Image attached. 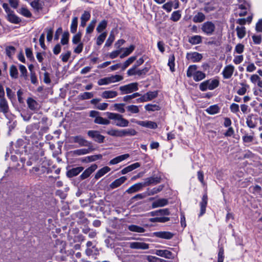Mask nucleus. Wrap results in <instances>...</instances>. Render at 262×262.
Instances as JSON below:
<instances>
[{
	"mask_svg": "<svg viewBox=\"0 0 262 262\" xmlns=\"http://www.w3.org/2000/svg\"><path fill=\"white\" fill-rule=\"evenodd\" d=\"M106 115L110 120H114V124L119 127H125L128 126L129 121L124 118L123 116L117 113L106 112Z\"/></svg>",
	"mask_w": 262,
	"mask_h": 262,
	"instance_id": "nucleus-1",
	"label": "nucleus"
},
{
	"mask_svg": "<svg viewBox=\"0 0 262 262\" xmlns=\"http://www.w3.org/2000/svg\"><path fill=\"white\" fill-rule=\"evenodd\" d=\"M219 80L216 79H210L202 82L199 85V89L203 92L207 90H213L219 86Z\"/></svg>",
	"mask_w": 262,
	"mask_h": 262,
	"instance_id": "nucleus-2",
	"label": "nucleus"
},
{
	"mask_svg": "<svg viewBox=\"0 0 262 262\" xmlns=\"http://www.w3.org/2000/svg\"><path fill=\"white\" fill-rule=\"evenodd\" d=\"M123 77L121 75H116L110 77L101 78L98 81L99 85H107L111 83H114L123 80Z\"/></svg>",
	"mask_w": 262,
	"mask_h": 262,
	"instance_id": "nucleus-3",
	"label": "nucleus"
},
{
	"mask_svg": "<svg viewBox=\"0 0 262 262\" xmlns=\"http://www.w3.org/2000/svg\"><path fill=\"white\" fill-rule=\"evenodd\" d=\"M119 90L121 92L122 94L131 93L138 90V83L137 82H133L121 86L119 87Z\"/></svg>",
	"mask_w": 262,
	"mask_h": 262,
	"instance_id": "nucleus-4",
	"label": "nucleus"
},
{
	"mask_svg": "<svg viewBox=\"0 0 262 262\" xmlns=\"http://www.w3.org/2000/svg\"><path fill=\"white\" fill-rule=\"evenodd\" d=\"M201 29L205 34L207 35H211L213 34L215 29V26L212 21H208L202 25Z\"/></svg>",
	"mask_w": 262,
	"mask_h": 262,
	"instance_id": "nucleus-5",
	"label": "nucleus"
},
{
	"mask_svg": "<svg viewBox=\"0 0 262 262\" xmlns=\"http://www.w3.org/2000/svg\"><path fill=\"white\" fill-rule=\"evenodd\" d=\"M88 135L91 138L93 139L95 141L99 143L104 142V136L100 134L99 132L97 130H89L88 132Z\"/></svg>",
	"mask_w": 262,
	"mask_h": 262,
	"instance_id": "nucleus-6",
	"label": "nucleus"
},
{
	"mask_svg": "<svg viewBox=\"0 0 262 262\" xmlns=\"http://www.w3.org/2000/svg\"><path fill=\"white\" fill-rule=\"evenodd\" d=\"M235 68L232 64H229L225 67L222 74L224 78L229 79L230 78L234 71Z\"/></svg>",
	"mask_w": 262,
	"mask_h": 262,
	"instance_id": "nucleus-7",
	"label": "nucleus"
},
{
	"mask_svg": "<svg viewBox=\"0 0 262 262\" xmlns=\"http://www.w3.org/2000/svg\"><path fill=\"white\" fill-rule=\"evenodd\" d=\"M186 58L188 60H190L193 62H197L201 60L203 58V56L199 53L194 52L187 53Z\"/></svg>",
	"mask_w": 262,
	"mask_h": 262,
	"instance_id": "nucleus-8",
	"label": "nucleus"
},
{
	"mask_svg": "<svg viewBox=\"0 0 262 262\" xmlns=\"http://www.w3.org/2000/svg\"><path fill=\"white\" fill-rule=\"evenodd\" d=\"M157 255L166 258H173L175 254L167 250H156L155 253Z\"/></svg>",
	"mask_w": 262,
	"mask_h": 262,
	"instance_id": "nucleus-9",
	"label": "nucleus"
},
{
	"mask_svg": "<svg viewBox=\"0 0 262 262\" xmlns=\"http://www.w3.org/2000/svg\"><path fill=\"white\" fill-rule=\"evenodd\" d=\"M129 247L134 249L146 250L149 248V244L143 242H134L129 243Z\"/></svg>",
	"mask_w": 262,
	"mask_h": 262,
	"instance_id": "nucleus-10",
	"label": "nucleus"
},
{
	"mask_svg": "<svg viewBox=\"0 0 262 262\" xmlns=\"http://www.w3.org/2000/svg\"><path fill=\"white\" fill-rule=\"evenodd\" d=\"M154 236L165 239H170L172 238L174 234L169 231H158L153 233Z\"/></svg>",
	"mask_w": 262,
	"mask_h": 262,
	"instance_id": "nucleus-11",
	"label": "nucleus"
},
{
	"mask_svg": "<svg viewBox=\"0 0 262 262\" xmlns=\"http://www.w3.org/2000/svg\"><path fill=\"white\" fill-rule=\"evenodd\" d=\"M257 118L253 114L249 115L246 118V124L251 128H254L257 125Z\"/></svg>",
	"mask_w": 262,
	"mask_h": 262,
	"instance_id": "nucleus-12",
	"label": "nucleus"
},
{
	"mask_svg": "<svg viewBox=\"0 0 262 262\" xmlns=\"http://www.w3.org/2000/svg\"><path fill=\"white\" fill-rule=\"evenodd\" d=\"M136 123L140 126L150 129H155L158 127L156 122L151 121H137Z\"/></svg>",
	"mask_w": 262,
	"mask_h": 262,
	"instance_id": "nucleus-13",
	"label": "nucleus"
},
{
	"mask_svg": "<svg viewBox=\"0 0 262 262\" xmlns=\"http://www.w3.org/2000/svg\"><path fill=\"white\" fill-rule=\"evenodd\" d=\"M97 168L96 164H93L90 167L86 169L83 173L80 175V178L81 180H84L88 178L93 172H94Z\"/></svg>",
	"mask_w": 262,
	"mask_h": 262,
	"instance_id": "nucleus-14",
	"label": "nucleus"
},
{
	"mask_svg": "<svg viewBox=\"0 0 262 262\" xmlns=\"http://www.w3.org/2000/svg\"><path fill=\"white\" fill-rule=\"evenodd\" d=\"M72 142L78 143L80 146H88L89 142L81 136H76L72 137Z\"/></svg>",
	"mask_w": 262,
	"mask_h": 262,
	"instance_id": "nucleus-15",
	"label": "nucleus"
},
{
	"mask_svg": "<svg viewBox=\"0 0 262 262\" xmlns=\"http://www.w3.org/2000/svg\"><path fill=\"white\" fill-rule=\"evenodd\" d=\"M83 169L84 168L82 166L72 168L67 172V176L69 178L75 177L80 173L83 170Z\"/></svg>",
	"mask_w": 262,
	"mask_h": 262,
	"instance_id": "nucleus-16",
	"label": "nucleus"
},
{
	"mask_svg": "<svg viewBox=\"0 0 262 262\" xmlns=\"http://www.w3.org/2000/svg\"><path fill=\"white\" fill-rule=\"evenodd\" d=\"M127 180L126 177L123 176L119 179L115 180L113 181L110 185V188L112 189L116 188L121 185L123 183L125 182V181Z\"/></svg>",
	"mask_w": 262,
	"mask_h": 262,
	"instance_id": "nucleus-17",
	"label": "nucleus"
},
{
	"mask_svg": "<svg viewBox=\"0 0 262 262\" xmlns=\"http://www.w3.org/2000/svg\"><path fill=\"white\" fill-rule=\"evenodd\" d=\"M143 187H144V186L143 183H136L127 189L126 192L128 194L133 193L140 190Z\"/></svg>",
	"mask_w": 262,
	"mask_h": 262,
	"instance_id": "nucleus-18",
	"label": "nucleus"
},
{
	"mask_svg": "<svg viewBox=\"0 0 262 262\" xmlns=\"http://www.w3.org/2000/svg\"><path fill=\"white\" fill-rule=\"evenodd\" d=\"M161 178L160 177H149L147 178L145 180L144 182H143L144 187L149 186L151 184H157L161 182Z\"/></svg>",
	"mask_w": 262,
	"mask_h": 262,
	"instance_id": "nucleus-19",
	"label": "nucleus"
},
{
	"mask_svg": "<svg viewBox=\"0 0 262 262\" xmlns=\"http://www.w3.org/2000/svg\"><path fill=\"white\" fill-rule=\"evenodd\" d=\"M208 197L207 194H204L203 195L202 201L200 203L201 210L199 216H201L205 213L206 208L207 204Z\"/></svg>",
	"mask_w": 262,
	"mask_h": 262,
	"instance_id": "nucleus-20",
	"label": "nucleus"
},
{
	"mask_svg": "<svg viewBox=\"0 0 262 262\" xmlns=\"http://www.w3.org/2000/svg\"><path fill=\"white\" fill-rule=\"evenodd\" d=\"M27 103L29 109L33 111H36L38 108V103L31 97L27 99Z\"/></svg>",
	"mask_w": 262,
	"mask_h": 262,
	"instance_id": "nucleus-21",
	"label": "nucleus"
},
{
	"mask_svg": "<svg viewBox=\"0 0 262 262\" xmlns=\"http://www.w3.org/2000/svg\"><path fill=\"white\" fill-rule=\"evenodd\" d=\"M9 112V106L5 98H0V113L7 114Z\"/></svg>",
	"mask_w": 262,
	"mask_h": 262,
	"instance_id": "nucleus-22",
	"label": "nucleus"
},
{
	"mask_svg": "<svg viewBox=\"0 0 262 262\" xmlns=\"http://www.w3.org/2000/svg\"><path fill=\"white\" fill-rule=\"evenodd\" d=\"M129 157V155L128 154L118 156V157L114 158L113 159L111 160L109 162V164L110 165H114V164H118V163H120V162L126 159Z\"/></svg>",
	"mask_w": 262,
	"mask_h": 262,
	"instance_id": "nucleus-23",
	"label": "nucleus"
},
{
	"mask_svg": "<svg viewBox=\"0 0 262 262\" xmlns=\"http://www.w3.org/2000/svg\"><path fill=\"white\" fill-rule=\"evenodd\" d=\"M118 95L117 92L113 90L105 91L102 92L101 97L104 99L114 98Z\"/></svg>",
	"mask_w": 262,
	"mask_h": 262,
	"instance_id": "nucleus-24",
	"label": "nucleus"
},
{
	"mask_svg": "<svg viewBox=\"0 0 262 262\" xmlns=\"http://www.w3.org/2000/svg\"><path fill=\"white\" fill-rule=\"evenodd\" d=\"M140 166V164L139 163H135L134 164H132L125 168H123L121 171V174H125L130 171H132V170L139 167Z\"/></svg>",
	"mask_w": 262,
	"mask_h": 262,
	"instance_id": "nucleus-25",
	"label": "nucleus"
},
{
	"mask_svg": "<svg viewBox=\"0 0 262 262\" xmlns=\"http://www.w3.org/2000/svg\"><path fill=\"white\" fill-rule=\"evenodd\" d=\"M7 17L8 20L13 24H19L21 21V19L14 13L13 11L7 14Z\"/></svg>",
	"mask_w": 262,
	"mask_h": 262,
	"instance_id": "nucleus-26",
	"label": "nucleus"
},
{
	"mask_svg": "<svg viewBox=\"0 0 262 262\" xmlns=\"http://www.w3.org/2000/svg\"><path fill=\"white\" fill-rule=\"evenodd\" d=\"M137 134V132L133 128L121 129V137L125 136H133Z\"/></svg>",
	"mask_w": 262,
	"mask_h": 262,
	"instance_id": "nucleus-27",
	"label": "nucleus"
},
{
	"mask_svg": "<svg viewBox=\"0 0 262 262\" xmlns=\"http://www.w3.org/2000/svg\"><path fill=\"white\" fill-rule=\"evenodd\" d=\"M106 133L113 137H121V129L111 128L106 132Z\"/></svg>",
	"mask_w": 262,
	"mask_h": 262,
	"instance_id": "nucleus-28",
	"label": "nucleus"
},
{
	"mask_svg": "<svg viewBox=\"0 0 262 262\" xmlns=\"http://www.w3.org/2000/svg\"><path fill=\"white\" fill-rule=\"evenodd\" d=\"M111 170V168L108 166H105L101 169H99L96 173L95 178L96 179H98L105 173Z\"/></svg>",
	"mask_w": 262,
	"mask_h": 262,
	"instance_id": "nucleus-29",
	"label": "nucleus"
},
{
	"mask_svg": "<svg viewBox=\"0 0 262 262\" xmlns=\"http://www.w3.org/2000/svg\"><path fill=\"white\" fill-rule=\"evenodd\" d=\"M128 229L132 232L137 233H143L145 231V229L140 226L136 225H130L128 226Z\"/></svg>",
	"mask_w": 262,
	"mask_h": 262,
	"instance_id": "nucleus-30",
	"label": "nucleus"
},
{
	"mask_svg": "<svg viewBox=\"0 0 262 262\" xmlns=\"http://www.w3.org/2000/svg\"><path fill=\"white\" fill-rule=\"evenodd\" d=\"M236 31L237 33V37L239 39L243 38L246 34V28L243 26H237L236 28Z\"/></svg>",
	"mask_w": 262,
	"mask_h": 262,
	"instance_id": "nucleus-31",
	"label": "nucleus"
},
{
	"mask_svg": "<svg viewBox=\"0 0 262 262\" xmlns=\"http://www.w3.org/2000/svg\"><path fill=\"white\" fill-rule=\"evenodd\" d=\"M168 204V201L167 200L165 199H161L157 200L156 201L153 202L152 203V207L153 208L159 207H162L165 205H166Z\"/></svg>",
	"mask_w": 262,
	"mask_h": 262,
	"instance_id": "nucleus-32",
	"label": "nucleus"
},
{
	"mask_svg": "<svg viewBox=\"0 0 262 262\" xmlns=\"http://www.w3.org/2000/svg\"><path fill=\"white\" fill-rule=\"evenodd\" d=\"M94 122L101 125H108L111 123L108 119L104 118L100 116L94 119Z\"/></svg>",
	"mask_w": 262,
	"mask_h": 262,
	"instance_id": "nucleus-33",
	"label": "nucleus"
},
{
	"mask_svg": "<svg viewBox=\"0 0 262 262\" xmlns=\"http://www.w3.org/2000/svg\"><path fill=\"white\" fill-rule=\"evenodd\" d=\"M220 108L219 106L215 104L210 106L206 110V111L209 114L214 115L218 113L220 111Z\"/></svg>",
	"mask_w": 262,
	"mask_h": 262,
	"instance_id": "nucleus-34",
	"label": "nucleus"
},
{
	"mask_svg": "<svg viewBox=\"0 0 262 262\" xmlns=\"http://www.w3.org/2000/svg\"><path fill=\"white\" fill-rule=\"evenodd\" d=\"M202 37L200 35H194L189 37L188 41L192 45H196L202 42Z\"/></svg>",
	"mask_w": 262,
	"mask_h": 262,
	"instance_id": "nucleus-35",
	"label": "nucleus"
},
{
	"mask_svg": "<svg viewBox=\"0 0 262 262\" xmlns=\"http://www.w3.org/2000/svg\"><path fill=\"white\" fill-rule=\"evenodd\" d=\"M206 77V74L202 71H197L195 73L193 79L195 81H200Z\"/></svg>",
	"mask_w": 262,
	"mask_h": 262,
	"instance_id": "nucleus-36",
	"label": "nucleus"
},
{
	"mask_svg": "<svg viewBox=\"0 0 262 262\" xmlns=\"http://www.w3.org/2000/svg\"><path fill=\"white\" fill-rule=\"evenodd\" d=\"M198 67L196 65L190 66L187 71V76L189 77H193L197 71Z\"/></svg>",
	"mask_w": 262,
	"mask_h": 262,
	"instance_id": "nucleus-37",
	"label": "nucleus"
},
{
	"mask_svg": "<svg viewBox=\"0 0 262 262\" xmlns=\"http://www.w3.org/2000/svg\"><path fill=\"white\" fill-rule=\"evenodd\" d=\"M137 59V56H131L126 60L121 67L122 70L126 69L131 63H132Z\"/></svg>",
	"mask_w": 262,
	"mask_h": 262,
	"instance_id": "nucleus-38",
	"label": "nucleus"
},
{
	"mask_svg": "<svg viewBox=\"0 0 262 262\" xmlns=\"http://www.w3.org/2000/svg\"><path fill=\"white\" fill-rule=\"evenodd\" d=\"M205 19V15L202 12L198 13L193 18V21L195 23H201Z\"/></svg>",
	"mask_w": 262,
	"mask_h": 262,
	"instance_id": "nucleus-39",
	"label": "nucleus"
},
{
	"mask_svg": "<svg viewBox=\"0 0 262 262\" xmlns=\"http://www.w3.org/2000/svg\"><path fill=\"white\" fill-rule=\"evenodd\" d=\"M135 46L134 45H131L128 48H125L124 51L123 53H122L120 56V57L121 58H123L128 55H129L135 49Z\"/></svg>",
	"mask_w": 262,
	"mask_h": 262,
	"instance_id": "nucleus-40",
	"label": "nucleus"
},
{
	"mask_svg": "<svg viewBox=\"0 0 262 262\" xmlns=\"http://www.w3.org/2000/svg\"><path fill=\"white\" fill-rule=\"evenodd\" d=\"M107 21L106 20H103L101 21H100L97 28L96 30L98 33L102 32L107 27Z\"/></svg>",
	"mask_w": 262,
	"mask_h": 262,
	"instance_id": "nucleus-41",
	"label": "nucleus"
},
{
	"mask_svg": "<svg viewBox=\"0 0 262 262\" xmlns=\"http://www.w3.org/2000/svg\"><path fill=\"white\" fill-rule=\"evenodd\" d=\"M78 25V17H74L72 20V23L71 25V32L72 33H74L76 32L77 30Z\"/></svg>",
	"mask_w": 262,
	"mask_h": 262,
	"instance_id": "nucleus-42",
	"label": "nucleus"
},
{
	"mask_svg": "<svg viewBox=\"0 0 262 262\" xmlns=\"http://www.w3.org/2000/svg\"><path fill=\"white\" fill-rule=\"evenodd\" d=\"M145 108L147 111L154 112L159 110L160 107L157 104H148L145 106Z\"/></svg>",
	"mask_w": 262,
	"mask_h": 262,
	"instance_id": "nucleus-43",
	"label": "nucleus"
},
{
	"mask_svg": "<svg viewBox=\"0 0 262 262\" xmlns=\"http://www.w3.org/2000/svg\"><path fill=\"white\" fill-rule=\"evenodd\" d=\"M18 12L23 16L28 18H30L32 16V14L30 11L27 8L25 7H22L19 9Z\"/></svg>",
	"mask_w": 262,
	"mask_h": 262,
	"instance_id": "nucleus-44",
	"label": "nucleus"
},
{
	"mask_svg": "<svg viewBox=\"0 0 262 262\" xmlns=\"http://www.w3.org/2000/svg\"><path fill=\"white\" fill-rule=\"evenodd\" d=\"M91 151L90 148L86 149V148H83V149H79L75 150L73 151L74 154L76 155L80 156V155H83L87 154L90 153Z\"/></svg>",
	"mask_w": 262,
	"mask_h": 262,
	"instance_id": "nucleus-45",
	"label": "nucleus"
},
{
	"mask_svg": "<svg viewBox=\"0 0 262 262\" xmlns=\"http://www.w3.org/2000/svg\"><path fill=\"white\" fill-rule=\"evenodd\" d=\"M10 74L11 77L17 78L18 77V71L16 66L12 65L10 68Z\"/></svg>",
	"mask_w": 262,
	"mask_h": 262,
	"instance_id": "nucleus-46",
	"label": "nucleus"
},
{
	"mask_svg": "<svg viewBox=\"0 0 262 262\" xmlns=\"http://www.w3.org/2000/svg\"><path fill=\"white\" fill-rule=\"evenodd\" d=\"M124 103H115L113 105L115 110L121 113H124L125 112V109L124 108Z\"/></svg>",
	"mask_w": 262,
	"mask_h": 262,
	"instance_id": "nucleus-47",
	"label": "nucleus"
},
{
	"mask_svg": "<svg viewBox=\"0 0 262 262\" xmlns=\"http://www.w3.org/2000/svg\"><path fill=\"white\" fill-rule=\"evenodd\" d=\"M107 36V33L104 32L102 33L97 38V45L100 46L104 41Z\"/></svg>",
	"mask_w": 262,
	"mask_h": 262,
	"instance_id": "nucleus-48",
	"label": "nucleus"
},
{
	"mask_svg": "<svg viewBox=\"0 0 262 262\" xmlns=\"http://www.w3.org/2000/svg\"><path fill=\"white\" fill-rule=\"evenodd\" d=\"M164 187V186L163 185H161L159 186L158 187L152 188L149 190L148 195H154L160 192L163 189Z\"/></svg>",
	"mask_w": 262,
	"mask_h": 262,
	"instance_id": "nucleus-49",
	"label": "nucleus"
},
{
	"mask_svg": "<svg viewBox=\"0 0 262 262\" xmlns=\"http://www.w3.org/2000/svg\"><path fill=\"white\" fill-rule=\"evenodd\" d=\"M94 95L91 92H84L79 95V97L81 100L91 99L93 97Z\"/></svg>",
	"mask_w": 262,
	"mask_h": 262,
	"instance_id": "nucleus-50",
	"label": "nucleus"
},
{
	"mask_svg": "<svg viewBox=\"0 0 262 262\" xmlns=\"http://www.w3.org/2000/svg\"><path fill=\"white\" fill-rule=\"evenodd\" d=\"M249 8V5L248 3L245 2L243 4H238L237 5L236 10H237V12L239 11V10H244V11H247Z\"/></svg>",
	"mask_w": 262,
	"mask_h": 262,
	"instance_id": "nucleus-51",
	"label": "nucleus"
},
{
	"mask_svg": "<svg viewBox=\"0 0 262 262\" xmlns=\"http://www.w3.org/2000/svg\"><path fill=\"white\" fill-rule=\"evenodd\" d=\"M126 109L128 111L133 114H136L139 112L138 106L135 105H128L126 107Z\"/></svg>",
	"mask_w": 262,
	"mask_h": 262,
	"instance_id": "nucleus-52",
	"label": "nucleus"
},
{
	"mask_svg": "<svg viewBox=\"0 0 262 262\" xmlns=\"http://www.w3.org/2000/svg\"><path fill=\"white\" fill-rule=\"evenodd\" d=\"M148 101L151 100L157 97V91L148 92L145 94Z\"/></svg>",
	"mask_w": 262,
	"mask_h": 262,
	"instance_id": "nucleus-53",
	"label": "nucleus"
},
{
	"mask_svg": "<svg viewBox=\"0 0 262 262\" xmlns=\"http://www.w3.org/2000/svg\"><path fill=\"white\" fill-rule=\"evenodd\" d=\"M149 67H145L142 69H138L137 72V75L138 76H143L146 74L149 70Z\"/></svg>",
	"mask_w": 262,
	"mask_h": 262,
	"instance_id": "nucleus-54",
	"label": "nucleus"
},
{
	"mask_svg": "<svg viewBox=\"0 0 262 262\" xmlns=\"http://www.w3.org/2000/svg\"><path fill=\"white\" fill-rule=\"evenodd\" d=\"M69 33L68 32L63 33L61 39V43L62 45H67L69 42Z\"/></svg>",
	"mask_w": 262,
	"mask_h": 262,
	"instance_id": "nucleus-55",
	"label": "nucleus"
},
{
	"mask_svg": "<svg viewBox=\"0 0 262 262\" xmlns=\"http://www.w3.org/2000/svg\"><path fill=\"white\" fill-rule=\"evenodd\" d=\"M174 57L173 55H171L169 57V59H168V66L170 68V70L171 72H173L174 71Z\"/></svg>",
	"mask_w": 262,
	"mask_h": 262,
	"instance_id": "nucleus-56",
	"label": "nucleus"
},
{
	"mask_svg": "<svg viewBox=\"0 0 262 262\" xmlns=\"http://www.w3.org/2000/svg\"><path fill=\"white\" fill-rule=\"evenodd\" d=\"M114 40H115V35H114V34L112 32H111V33L109 35V37L107 38V39L105 42V46H107V47L111 46V45L112 44V43L113 42V41H114Z\"/></svg>",
	"mask_w": 262,
	"mask_h": 262,
	"instance_id": "nucleus-57",
	"label": "nucleus"
},
{
	"mask_svg": "<svg viewBox=\"0 0 262 262\" xmlns=\"http://www.w3.org/2000/svg\"><path fill=\"white\" fill-rule=\"evenodd\" d=\"M46 31H47V39L48 41H51L53 38V28H46Z\"/></svg>",
	"mask_w": 262,
	"mask_h": 262,
	"instance_id": "nucleus-58",
	"label": "nucleus"
},
{
	"mask_svg": "<svg viewBox=\"0 0 262 262\" xmlns=\"http://www.w3.org/2000/svg\"><path fill=\"white\" fill-rule=\"evenodd\" d=\"M244 45L242 43H238L235 47L234 51L237 54H242L244 51Z\"/></svg>",
	"mask_w": 262,
	"mask_h": 262,
	"instance_id": "nucleus-59",
	"label": "nucleus"
},
{
	"mask_svg": "<svg viewBox=\"0 0 262 262\" xmlns=\"http://www.w3.org/2000/svg\"><path fill=\"white\" fill-rule=\"evenodd\" d=\"M243 141L245 143H248L252 142L253 141L254 137L253 136L248 135L247 134L245 135L242 137Z\"/></svg>",
	"mask_w": 262,
	"mask_h": 262,
	"instance_id": "nucleus-60",
	"label": "nucleus"
},
{
	"mask_svg": "<svg viewBox=\"0 0 262 262\" xmlns=\"http://www.w3.org/2000/svg\"><path fill=\"white\" fill-rule=\"evenodd\" d=\"M224 259V248L223 247H221L219 248V251L218 253L217 261L223 262Z\"/></svg>",
	"mask_w": 262,
	"mask_h": 262,
	"instance_id": "nucleus-61",
	"label": "nucleus"
},
{
	"mask_svg": "<svg viewBox=\"0 0 262 262\" xmlns=\"http://www.w3.org/2000/svg\"><path fill=\"white\" fill-rule=\"evenodd\" d=\"M81 33L80 32L77 33L72 38V42L74 44H77L79 43L81 40Z\"/></svg>",
	"mask_w": 262,
	"mask_h": 262,
	"instance_id": "nucleus-62",
	"label": "nucleus"
},
{
	"mask_svg": "<svg viewBox=\"0 0 262 262\" xmlns=\"http://www.w3.org/2000/svg\"><path fill=\"white\" fill-rule=\"evenodd\" d=\"M15 51V49L12 46L8 47L6 49V54L9 57H11V56L14 54Z\"/></svg>",
	"mask_w": 262,
	"mask_h": 262,
	"instance_id": "nucleus-63",
	"label": "nucleus"
},
{
	"mask_svg": "<svg viewBox=\"0 0 262 262\" xmlns=\"http://www.w3.org/2000/svg\"><path fill=\"white\" fill-rule=\"evenodd\" d=\"M137 67L136 66H133V67L129 70H128L127 72V74L128 76H134L137 75Z\"/></svg>",
	"mask_w": 262,
	"mask_h": 262,
	"instance_id": "nucleus-64",
	"label": "nucleus"
}]
</instances>
